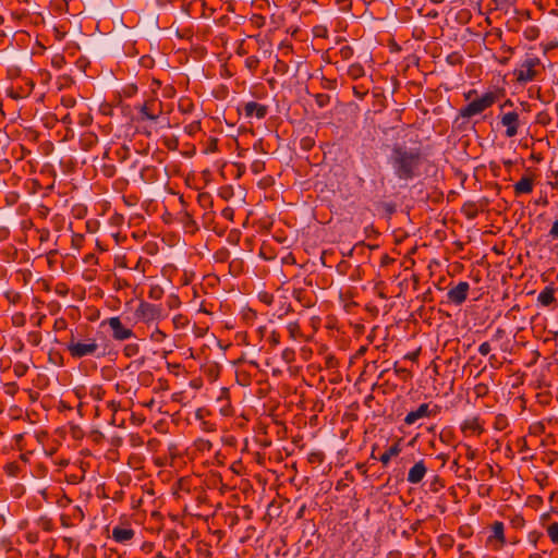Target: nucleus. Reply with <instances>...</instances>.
Masks as SVG:
<instances>
[{
	"label": "nucleus",
	"mask_w": 558,
	"mask_h": 558,
	"mask_svg": "<svg viewBox=\"0 0 558 558\" xmlns=\"http://www.w3.org/2000/svg\"><path fill=\"white\" fill-rule=\"evenodd\" d=\"M245 66L251 73H255L259 66L260 60L257 56H250L245 59Z\"/></svg>",
	"instance_id": "27"
},
{
	"label": "nucleus",
	"mask_w": 558,
	"mask_h": 558,
	"mask_svg": "<svg viewBox=\"0 0 558 558\" xmlns=\"http://www.w3.org/2000/svg\"><path fill=\"white\" fill-rule=\"evenodd\" d=\"M314 98H315L316 105L319 108H325L326 106H328L330 104V100H331L330 95L325 94V93H317L314 95Z\"/></svg>",
	"instance_id": "31"
},
{
	"label": "nucleus",
	"mask_w": 558,
	"mask_h": 558,
	"mask_svg": "<svg viewBox=\"0 0 558 558\" xmlns=\"http://www.w3.org/2000/svg\"><path fill=\"white\" fill-rule=\"evenodd\" d=\"M551 120L553 119L550 114L546 110L538 112L535 117V123L542 126L549 125L551 123Z\"/></svg>",
	"instance_id": "29"
},
{
	"label": "nucleus",
	"mask_w": 558,
	"mask_h": 558,
	"mask_svg": "<svg viewBox=\"0 0 558 558\" xmlns=\"http://www.w3.org/2000/svg\"><path fill=\"white\" fill-rule=\"evenodd\" d=\"M98 143V136L94 132H84L80 136V146L83 150H89Z\"/></svg>",
	"instance_id": "20"
},
{
	"label": "nucleus",
	"mask_w": 558,
	"mask_h": 558,
	"mask_svg": "<svg viewBox=\"0 0 558 558\" xmlns=\"http://www.w3.org/2000/svg\"><path fill=\"white\" fill-rule=\"evenodd\" d=\"M496 541L498 543V546H496V549H500L506 544V537H505V525L500 521H495L492 525V534L487 538V543H493Z\"/></svg>",
	"instance_id": "16"
},
{
	"label": "nucleus",
	"mask_w": 558,
	"mask_h": 558,
	"mask_svg": "<svg viewBox=\"0 0 558 558\" xmlns=\"http://www.w3.org/2000/svg\"><path fill=\"white\" fill-rule=\"evenodd\" d=\"M221 215L223 218L232 220L233 218V209L231 207H226L222 209Z\"/></svg>",
	"instance_id": "62"
},
{
	"label": "nucleus",
	"mask_w": 558,
	"mask_h": 558,
	"mask_svg": "<svg viewBox=\"0 0 558 558\" xmlns=\"http://www.w3.org/2000/svg\"><path fill=\"white\" fill-rule=\"evenodd\" d=\"M505 90L496 89L489 90L485 93L482 97L475 98L470 101L466 106L462 107L459 110V113L456 118V122L460 119H470L473 116L481 114L486 109L490 108L494 104H496L501 97H504Z\"/></svg>",
	"instance_id": "2"
},
{
	"label": "nucleus",
	"mask_w": 558,
	"mask_h": 558,
	"mask_svg": "<svg viewBox=\"0 0 558 558\" xmlns=\"http://www.w3.org/2000/svg\"><path fill=\"white\" fill-rule=\"evenodd\" d=\"M38 233H39V241L40 242H45V241L49 240L50 231L48 229L43 228V229L38 230Z\"/></svg>",
	"instance_id": "58"
},
{
	"label": "nucleus",
	"mask_w": 558,
	"mask_h": 558,
	"mask_svg": "<svg viewBox=\"0 0 558 558\" xmlns=\"http://www.w3.org/2000/svg\"><path fill=\"white\" fill-rule=\"evenodd\" d=\"M444 486H445V484H444L442 480L438 475H435L433 481L429 484V489L432 492L436 493L439 489H441Z\"/></svg>",
	"instance_id": "42"
},
{
	"label": "nucleus",
	"mask_w": 558,
	"mask_h": 558,
	"mask_svg": "<svg viewBox=\"0 0 558 558\" xmlns=\"http://www.w3.org/2000/svg\"><path fill=\"white\" fill-rule=\"evenodd\" d=\"M364 232L367 239H376L379 235V232L375 229L373 225L367 226L364 229Z\"/></svg>",
	"instance_id": "49"
},
{
	"label": "nucleus",
	"mask_w": 558,
	"mask_h": 558,
	"mask_svg": "<svg viewBox=\"0 0 558 558\" xmlns=\"http://www.w3.org/2000/svg\"><path fill=\"white\" fill-rule=\"evenodd\" d=\"M68 328V322L63 317H59L54 320L53 329L56 331H63Z\"/></svg>",
	"instance_id": "47"
},
{
	"label": "nucleus",
	"mask_w": 558,
	"mask_h": 558,
	"mask_svg": "<svg viewBox=\"0 0 558 558\" xmlns=\"http://www.w3.org/2000/svg\"><path fill=\"white\" fill-rule=\"evenodd\" d=\"M293 296L304 307H311L314 304L313 296L310 295L304 289L293 287L291 290Z\"/></svg>",
	"instance_id": "19"
},
{
	"label": "nucleus",
	"mask_w": 558,
	"mask_h": 558,
	"mask_svg": "<svg viewBox=\"0 0 558 558\" xmlns=\"http://www.w3.org/2000/svg\"><path fill=\"white\" fill-rule=\"evenodd\" d=\"M323 453L322 452H313L311 453L308 461L310 462H322Z\"/></svg>",
	"instance_id": "63"
},
{
	"label": "nucleus",
	"mask_w": 558,
	"mask_h": 558,
	"mask_svg": "<svg viewBox=\"0 0 558 558\" xmlns=\"http://www.w3.org/2000/svg\"><path fill=\"white\" fill-rule=\"evenodd\" d=\"M469 283L468 281H459L458 284L451 287L447 292V301L448 303L454 305H461L468 298L469 292Z\"/></svg>",
	"instance_id": "10"
},
{
	"label": "nucleus",
	"mask_w": 558,
	"mask_h": 558,
	"mask_svg": "<svg viewBox=\"0 0 558 558\" xmlns=\"http://www.w3.org/2000/svg\"><path fill=\"white\" fill-rule=\"evenodd\" d=\"M458 550L460 554V558H475L473 553L471 550L466 549L465 545L460 544L458 546Z\"/></svg>",
	"instance_id": "51"
},
{
	"label": "nucleus",
	"mask_w": 558,
	"mask_h": 558,
	"mask_svg": "<svg viewBox=\"0 0 558 558\" xmlns=\"http://www.w3.org/2000/svg\"><path fill=\"white\" fill-rule=\"evenodd\" d=\"M490 351H492V347H490L489 342H487V341L481 343L478 347V353L481 355H487Z\"/></svg>",
	"instance_id": "55"
},
{
	"label": "nucleus",
	"mask_w": 558,
	"mask_h": 558,
	"mask_svg": "<svg viewBox=\"0 0 558 558\" xmlns=\"http://www.w3.org/2000/svg\"><path fill=\"white\" fill-rule=\"evenodd\" d=\"M4 295L7 298V300L12 303V304H17L21 299H22V295L20 292L17 291H14V290H8L4 292Z\"/></svg>",
	"instance_id": "40"
},
{
	"label": "nucleus",
	"mask_w": 558,
	"mask_h": 558,
	"mask_svg": "<svg viewBox=\"0 0 558 558\" xmlns=\"http://www.w3.org/2000/svg\"><path fill=\"white\" fill-rule=\"evenodd\" d=\"M166 338H167V335L159 328H156L150 335V339L154 342H162Z\"/></svg>",
	"instance_id": "46"
},
{
	"label": "nucleus",
	"mask_w": 558,
	"mask_h": 558,
	"mask_svg": "<svg viewBox=\"0 0 558 558\" xmlns=\"http://www.w3.org/2000/svg\"><path fill=\"white\" fill-rule=\"evenodd\" d=\"M134 530L131 527L117 525L112 529L111 537L114 542L124 544L134 537Z\"/></svg>",
	"instance_id": "17"
},
{
	"label": "nucleus",
	"mask_w": 558,
	"mask_h": 558,
	"mask_svg": "<svg viewBox=\"0 0 558 558\" xmlns=\"http://www.w3.org/2000/svg\"><path fill=\"white\" fill-rule=\"evenodd\" d=\"M352 90L354 96L359 99H364V97L368 94V87L364 84L354 85Z\"/></svg>",
	"instance_id": "37"
},
{
	"label": "nucleus",
	"mask_w": 558,
	"mask_h": 558,
	"mask_svg": "<svg viewBox=\"0 0 558 558\" xmlns=\"http://www.w3.org/2000/svg\"><path fill=\"white\" fill-rule=\"evenodd\" d=\"M183 225H184V228L186 230H189L190 232H194L195 230H197V226H196L195 220L187 213L184 214Z\"/></svg>",
	"instance_id": "38"
},
{
	"label": "nucleus",
	"mask_w": 558,
	"mask_h": 558,
	"mask_svg": "<svg viewBox=\"0 0 558 558\" xmlns=\"http://www.w3.org/2000/svg\"><path fill=\"white\" fill-rule=\"evenodd\" d=\"M337 54L343 61L350 60L354 56V50L350 45H343L338 50Z\"/></svg>",
	"instance_id": "26"
},
{
	"label": "nucleus",
	"mask_w": 558,
	"mask_h": 558,
	"mask_svg": "<svg viewBox=\"0 0 558 558\" xmlns=\"http://www.w3.org/2000/svg\"><path fill=\"white\" fill-rule=\"evenodd\" d=\"M320 86L323 89L333 90L337 87V80L323 76L320 80Z\"/></svg>",
	"instance_id": "39"
},
{
	"label": "nucleus",
	"mask_w": 558,
	"mask_h": 558,
	"mask_svg": "<svg viewBox=\"0 0 558 558\" xmlns=\"http://www.w3.org/2000/svg\"><path fill=\"white\" fill-rule=\"evenodd\" d=\"M547 535L553 544L558 545V522H553L546 527Z\"/></svg>",
	"instance_id": "25"
},
{
	"label": "nucleus",
	"mask_w": 558,
	"mask_h": 558,
	"mask_svg": "<svg viewBox=\"0 0 558 558\" xmlns=\"http://www.w3.org/2000/svg\"><path fill=\"white\" fill-rule=\"evenodd\" d=\"M452 438H453V434H452L451 429H449V428L442 429L439 434V439L444 444H447V445L450 444Z\"/></svg>",
	"instance_id": "44"
},
{
	"label": "nucleus",
	"mask_w": 558,
	"mask_h": 558,
	"mask_svg": "<svg viewBox=\"0 0 558 558\" xmlns=\"http://www.w3.org/2000/svg\"><path fill=\"white\" fill-rule=\"evenodd\" d=\"M534 180L530 177H522L514 185V194L515 196H520L522 194H530L533 191Z\"/></svg>",
	"instance_id": "18"
},
{
	"label": "nucleus",
	"mask_w": 558,
	"mask_h": 558,
	"mask_svg": "<svg viewBox=\"0 0 558 558\" xmlns=\"http://www.w3.org/2000/svg\"><path fill=\"white\" fill-rule=\"evenodd\" d=\"M446 61L450 65H462L463 56L458 51H453L447 56Z\"/></svg>",
	"instance_id": "33"
},
{
	"label": "nucleus",
	"mask_w": 558,
	"mask_h": 558,
	"mask_svg": "<svg viewBox=\"0 0 558 558\" xmlns=\"http://www.w3.org/2000/svg\"><path fill=\"white\" fill-rule=\"evenodd\" d=\"M26 323V316L25 314L23 313H15L13 316H12V324L15 326V327H23Z\"/></svg>",
	"instance_id": "43"
},
{
	"label": "nucleus",
	"mask_w": 558,
	"mask_h": 558,
	"mask_svg": "<svg viewBox=\"0 0 558 558\" xmlns=\"http://www.w3.org/2000/svg\"><path fill=\"white\" fill-rule=\"evenodd\" d=\"M61 104L65 108H72L75 105V99L73 97H62L61 98Z\"/></svg>",
	"instance_id": "57"
},
{
	"label": "nucleus",
	"mask_w": 558,
	"mask_h": 558,
	"mask_svg": "<svg viewBox=\"0 0 558 558\" xmlns=\"http://www.w3.org/2000/svg\"><path fill=\"white\" fill-rule=\"evenodd\" d=\"M197 203L204 209L211 208L214 204L213 196L208 192H203L197 195Z\"/></svg>",
	"instance_id": "24"
},
{
	"label": "nucleus",
	"mask_w": 558,
	"mask_h": 558,
	"mask_svg": "<svg viewBox=\"0 0 558 558\" xmlns=\"http://www.w3.org/2000/svg\"><path fill=\"white\" fill-rule=\"evenodd\" d=\"M239 112H243L246 118L264 119L268 113V106L256 101H248L243 104L242 108H238Z\"/></svg>",
	"instance_id": "11"
},
{
	"label": "nucleus",
	"mask_w": 558,
	"mask_h": 558,
	"mask_svg": "<svg viewBox=\"0 0 558 558\" xmlns=\"http://www.w3.org/2000/svg\"><path fill=\"white\" fill-rule=\"evenodd\" d=\"M401 452V447L399 442L393 444L389 449H387L378 460L383 463V465L387 466L391 460V458L397 457Z\"/></svg>",
	"instance_id": "22"
},
{
	"label": "nucleus",
	"mask_w": 558,
	"mask_h": 558,
	"mask_svg": "<svg viewBox=\"0 0 558 558\" xmlns=\"http://www.w3.org/2000/svg\"><path fill=\"white\" fill-rule=\"evenodd\" d=\"M290 281H283L277 289L276 294L279 299L288 300L291 296L293 287L289 286Z\"/></svg>",
	"instance_id": "23"
},
{
	"label": "nucleus",
	"mask_w": 558,
	"mask_h": 558,
	"mask_svg": "<svg viewBox=\"0 0 558 558\" xmlns=\"http://www.w3.org/2000/svg\"><path fill=\"white\" fill-rule=\"evenodd\" d=\"M287 329L289 331L290 337L294 340L302 336L301 328L298 322H290L287 325Z\"/></svg>",
	"instance_id": "32"
},
{
	"label": "nucleus",
	"mask_w": 558,
	"mask_h": 558,
	"mask_svg": "<svg viewBox=\"0 0 558 558\" xmlns=\"http://www.w3.org/2000/svg\"><path fill=\"white\" fill-rule=\"evenodd\" d=\"M315 146V140L311 136H304L300 141V148L310 151Z\"/></svg>",
	"instance_id": "36"
},
{
	"label": "nucleus",
	"mask_w": 558,
	"mask_h": 558,
	"mask_svg": "<svg viewBox=\"0 0 558 558\" xmlns=\"http://www.w3.org/2000/svg\"><path fill=\"white\" fill-rule=\"evenodd\" d=\"M134 317L143 324L150 325L163 319L165 314L160 304H151L146 301H141L134 312Z\"/></svg>",
	"instance_id": "5"
},
{
	"label": "nucleus",
	"mask_w": 558,
	"mask_h": 558,
	"mask_svg": "<svg viewBox=\"0 0 558 558\" xmlns=\"http://www.w3.org/2000/svg\"><path fill=\"white\" fill-rule=\"evenodd\" d=\"M539 28L537 26H527L524 32H523V36L525 39H527L529 41H533V40H536L539 36Z\"/></svg>",
	"instance_id": "30"
},
{
	"label": "nucleus",
	"mask_w": 558,
	"mask_h": 558,
	"mask_svg": "<svg viewBox=\"0 0 558 558\" xmlns=\"http://www.w3.org/2000/svg\"><path fill=\"white\" fill-rule=\"evenodd\" d=\"M365 69L360 62H354L350 64L347 69V75L349 78L356 81L365 77Z\"/></svg>",
	"instance_id": "21"
},
{
	"label": "nucleus",
	"mask_w": 558,
	"mask_h": 558,
	"mask_svg": "<svg viewBox=\"0 0 558 558\" xmlns=\"http://www.w3.org/2000/svg\"><path fill=\"white\" fill-rule=\"evenodd\" d=\"M140 177H141V180L143 181V183L149 184V185L161 184L163 181V177H162L160 170L156 166H153V165L144 166L141 169Z\"/></svg>",
	"instance_id": "12"
},
{
	"label": "nucleus",
	"mask_w": 558,
	"mask_h": 558,
	"mask_svg": "<svg viewBox=\"0 0 558 558\" xmlns=\"http://www.w3.org/2000/svg\"><path fill=\"white\" fill-rule=\"evenodd\" d=\"M434 414H435V412H433V410L429 409L428 403H422V404H420V407L416 410L410 411L405 415L404 423L407 425H413L420 418L429 417Z\"/></svg>",
	"instance_id": "13"
},
{
	"label": "nucleus",
	"mask_w": 558,
	"mask_h": 558,
	"mask_svg": "<svg viewBox=\"0 0 558 558\" xmlns=\"http://www.w3.org/2000/svg\"><path fill=\"white\" fill-rule=\"evenodd\" d=\"M251 169L254 173H259L265 169V163H264V161L255 160L252 163Z\"/></svg>",
	"instance_id": "54"
},
{
	"label": "nucleus",
	"mask_w": 558,
	"mask_h": 558,
	"mask_svg": "<svg viewBox=\"0 0 558 558\" xmlns=\"http://www.w3.org/2000/svg\"><path fill=\"white\" fill-rule=\"evenodd\" d=\"M92 121H93V118L89 113H81L80 114V120H78L80 124L88 125L92 123Z\"/></svg>",
	"instance_id": "56"
},
{
	"label": "nucleus",
	"mask_w": 558,
	"mask_h": 558,
	"mask_svg": "<svg viewBox=\"0 0 558 558\" xmlns=\"http://www.w3.org/2000/svg\"><path fill=\"white\" fill-rule=\"evenodd\" d=\"M77 328L70 330V339L65 344V349L73 359H83L85 356L96 355L99 344L94 338L82 339L78 336Z\"/></svg>",
	"instance_id": "3"
},
{
	"label": "nucleus",
	"mask_w": 558,
	"mask_h": 558,
	"mask_svg": "<svg viewBox=\"0 0 558 558\" xmlns=\"http://www.w3.org/2000/svg\"><path fill=\"white\" fill-rule=\"evenodd\" d=\"M178 108L182 113H191L194 109V104L190 98H181Z\"/></svg>",
	"instance_id": "28"
},
{
	"label": "nucleus",
	"mask_w": 558,
	"mask_h": 558,
	"mask_svg": "<svg viewBox=\"0 0 558 558\" xmlns=\"http://www.w3.org/2000/svg\"><path fill=\"white\" fill-rule=\"evenodd\" d=\"M505 425H506V418L505 417L499 416V417L496 418L495 428L504 429Z\"/></svg>",
	"instance_id": "64"
},
{
	"label": "nucleus",
	"mask_w": 558,
	"mask_h": 558,
	"mask_svg": "<svg viewBox=\"0 0 558 558\" xmlns=\"http://www.w3.org/2000/svg\"><path fill=\"white\" fill-rule=\"evenodd\" d=\"M163 293V289L159 284H153L148 291V298L157 301L162 298Z\"/></svg>",
	"instance_id": "34"
},
{
	"label": "nucleus",
	"mask_w": 558,
	"mask_h": 558,
	"mask_svg": "<svg viewBox=\"0 0 558 558\" xmlns=\"http://www.w3.org/2000/svg\"><path fill=\"white\" fill-rule=\"evenodd\" d=\"M383 281H379L375 284L374 290L381 299H389L391 295L385 293L384 288L381 286Z\"/></svg>",
	"instance_id": "53"
},
{
	"label": "nucleus",
	"mask_w": 558,
	"mask_h": 558,
	"mask_svg": "<svg viewBox=\"0 0 558 558\" xmlns=\"http://www.w3.org/2000/svg\"><path fill=\"white\" fill-rule=\"evenodd\" d=\"M558 287H555L554 283L546 286L537 295V305L543 307H558Z\"/></svg>",
	"instance_id": "9"
},
{
	"label": "nucleus",
	"mask_w": 558,
	"mask_h": 558,
	"mask_svg": "<svg viewBox=\"0 0 558 558\" xmlns=\"http://www.w3.org/2000/svg\"><path fill=\"white\" fill-rule=\"evenodd\" d=\"M549 235L551 236V239L558 240V219L553 223L549 230Z\"/></svg>",
	"instance_id": "59"
},
{
	"label": "nucleus",
	"mask_w": 558,
	"mask_h": 558,
	"mask_svg": "<svg viewBox=\"0 0 558 558\" xmlns=\"http://www.w3.org/2000/svg\"><path fill=\"white\" fill-rule=\"evenodd\" d=\"M275 295L272 293L262 291L258 293V299L265 303L266 305H271L274 302Z\"/></svg>",
	"instance_id": "45"
},
{
	"label": "nucleus",
	"mask_w": 558,
	"mask_h": 558,
	"mask_svg": "<svg viewBox=\"0 0 558 558\" xmlns=\"http://www.w3.org/2000/svg\"><path fill=\"white\" fill-rule=\"evenodd\" d=\"M465 448V457L468 460H474L477 457V451L473 449L470 445H464Z\"/></svg>",
	"instance_id": "52"
},
{
	"label": "nucleus",
	"mask_w": 558,
	"mask_h": 558,
	"mask_svg": "<svg viewBox=\"0 0 558 558\" xmlns=\"http://www.w3.org/2000/svg\"><path fill=\"white\" fill-rule=\"evenodd\" d=\"M460 429L464 435L474 434L480 436L484 432V427L478 416L465 418L461 423Z\"/></svg>",
	"instance_id": "14"
},
{
	"label": "nucleus",
	"mask_w": 558,
	"mask_h": 558,
	"mask_svg": "<svg viewBox=\"0 0 558 558\" xmlns=\"http://www.w3.org/2000/svg\"><path fill=\"white\" fill-rule=\"evenodd\" d=\"M500 123L506 128L505 136L508 138L518 135L521 126L520 116L517 111L505 112L500 116Z\"/></svg>",
	"instance_id": "7"
},
{
	"label": "nucleus",
	"mask_w": 558,
	"mask_h": 558,
	"mask_svg": "<svg viewBox=\"0 0 558 558\" xmlns=\"http://www.w3.org/2000/svg\"><path fill=\"white\" fill-rule=\"evenodd\" d=\"M186 134L193 136L201 131V121H193L184 128Z\"/></svg>",
	"instance_id": "41"
},
{
	"label": "nucleus",
	"mask_w": 558,
	"mask_h": 558,
	"mask_svg": "<svg viewBox=\"0 0 558 558\" xmlns=\"http://www.w3.org/2000/svg\"><path fill=\"white\" fill-rule=\"evenodd\" d=\"M427 473V468L423 460L417 461L408 472L407 481L410 484H418Z\"/></svg>",
	"instance_id": "15"
},
{
	"label": "nucleus",
	"mask_w": 558,
	"mask_h": 558,
	"mask_svg": "<svg viewBox=\"0 0 558 558\" xmlns=\"http://www.w3.org/2000/svg\"><path fill=\"white\" fill-rule=\"evenodd\" d=\"M84 241V236L82 234H74L72 236V245L75 247H80Z\"/></svg>",
	"instance_id": "60"
},
{
	"label": "nucleus",
	"mask_w": 558,
	"mask_h": 558,
	"mask_svg": "<svg viewBox=\"0 0 558 558\" xmlns=\"http://www.w3.org/2000/svg\"><path fill=\"white\" fill-rule=\"evenodd\" d=\"M27 371V366L23 365V364H16L14 366V373L15 375L17 376H23Z\"/></svg>",
	"instance_id": "61"
},
{
	"label": "nucleus",
	"mask_w": 558,
	"mask_h": 558,
	"mask_svg": "<svg viewBox=\"0 0 558 558\" xmlns=\"http://www.w3.org/2000/svg\"><path fill=\"white\" fill-rule=\"evenodd\" d=\"M197 449L202 451H209L213 447V444L207 439H198L196 442Z\"/></svg>",
	"instance_id": "50"
},
{
	"label": "nucleus",
	"mask_w": 558,
	"mask_h": 558,
	"mask_svg": "<svg viewBox=\"0 0 558 558\" xmlns=\"http://www.w3.org/2000/svg\"><path fill=\"white\" fill-rule=\"evenodd\" d=\"M542 70H544V66L539 58L533 57L524 60L520 69L513 71V75L519 84H525L534 81L541 74Z\"/></svg>",
	"instance_id": "4"
},
{
	"label": "nucleus",
	"mask_w": 558,
	"mask_h": 558,
	"mask_svg": "<svg viewBox=\"0 0 558 558\" xmlns=\"http://www.w3.org/2000/svg\"><path fill=\"white\" fill-rule=\"evenodd\" d=\"M4 471L9 476H16L21 469L16 461L9 462L4 465Z\"/></svg>",
	"instance_id": "35"
},
{
	"label": "nucleus",
	"mask_w": 558,
	"mask_h": 558,
	"mask_svg": "<svg viewBox=\"0 0 558 558\" xmlns=\"http://www.w3.org/2000/svg\"><path fill=\"white\" fill-rule=\"evenodd\" d=\"M138 121L149 120L157 123L162 113V101L156 97H151L144 101L143 105L137 107Z\"/></svg>",
	"instance_id": "6"
},
{
	"label": "nucleus",
	"mask_w": 558,
	"mask_h": 558,
	"mask_svg": "<svg viewBox=\"0 0 558 558\" xmlns=\"http://www.w3.org/2000/svg\"><path fill=\"white\" fill-rule=\"evenodd\" d=\"M423 162V153L420 147L407 148L396 143L388 157L395 177L400 181H411L420 174V167Z\"/></svg>",
	"instance_id": "1"
},
{
	"label": "nucleus",
	"mask_w": 558,
	"mask_h": 558,
	"mask_svg": "<svg viewBox=\"0 0 558 558\" xmlns=\"http://www.w3.org/2000/svg\"><path fill=\"white\" fill-rule=\"evenodd\" d=\"M105 324L110 327L112 330V338L117 341H123L134 336L133 330L123 326L120 317L118 316L110 317L106 322H102V325Z\"/></svg>",
	"instance_id": "8"
},
{
	"label": "nucleus",
	"mask_w": 558,
	"mask_h": 558,
	"mask_svg": "<svg viewBox=\"0 0 558 558\" xmlns=\"http://www.w3.org/2000/svg\"><path fill=\"white\" fill-rule=\"evenodd\" d=\"M54 291L60 296H65L69 293L70 290H69L68 286L64 282H58L54 286Z\"/></svg>",
	"instance_id": "48"
}]
</instances>
